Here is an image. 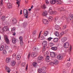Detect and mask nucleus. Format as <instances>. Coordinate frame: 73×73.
<instances>
[{"label":"nucleus","instance_id":"0eeeda50","mask_svg":"<svg viewBox=\"0 0 73 73\" xmlns=\"http://www.w3.org/2000/svg\"><path fill=\"white\" fill-rule=\"evenodd\" d=\"M50 55L51 57H54L55 56H56V54L55 52H51L50 54Z\"/></svg>","mask_w":73,"mask_h":73},{"label":"nucleus","instance_id":"864d4df0","mask_svg":"<svg viewBox=\"0 0 73 73\" xmlns=\"http://www.w3.org/2000/svg\"><path fill=\"white\" fill-rule=\"evenodd\" d=\"M52 39H53V38L52 37H49L48 38V41H50Z\"/></svg>","mask_w":73,"mask_h":73},{"label":"nucleus","instance_id":"a19ab883","mask_svg":"<svg viewBox=\"0 0 73 73\" xmlns=\"http://www.w3.org/2000/svg\"><path fill=\"white\" fill-rule=\"evenodd\" d=\"M49 56H47L46 58V61H47V60H49Z\"/></svg>","mask_w":73,"mask_h":73},{"label":"nucleus","instance_id":"8fccbe9b","mask_svg":"<svg viewBox=\"0 0 73 73\" xmlns=\"http://www.w3.org/2000/svg\"><path fill=\"white\" fill-rule=\"evenodd\" d=\"M50 65H51V66H53V65H54V63L53 62H50L49 63Z\"/></svg>","mask_w":73,"mask_h":73},{"label":"nucleus","instance_id":"09e8293b","mask_svg":"<svg viewBox=\"0 0 73 73\" xmlns=\"http://www.w3.org/2000/svg\"><path fill=\"white\" fill-rule=\"evenodd\" d=\"M13 57H16V53H14L13 55Z\"/></svg>","mask_w":73,"mask_h":73},{"label":"nucleus","instance_id":"f704fd0d","mask_svg":"<svg viewBox=\"0 0 73 73\" xmlns=\"http://www.w3.org/2000/svg\"><path fill=\"white\" fill-rule=\"evenodd\" d=\"M32 35L33 36H35L36 35V31H35L33 32Z\"/></svg>","mask_w":73,"mask_h":73},{"label":"nucleus","instance_id":"338daca9","mask_svg":"<svg viewBox=\"0 0 73 73\" xmlns=\"http://www.w3.org/2000/svg\"><path fill=\"white\" fill-rule=\"evenodd\" d=\"M28 64H27L26 66V70H27V69H28Z\"/></svg>","mask_w":73,"mask_h":73},{"label":"nucleus","instance_id":"c85d7f7f","mask_svg":"<svg viewBox=\"0 0 73 73\" xmlns=\"http://www.w3.org/2000/svg\"><path fill=\"white\" fill-rule=\"evenodd\" d=\"M4 46L3 45L1 46L0 48V50H4Z\"/></svg>","mask_w":73,"mask_h":73},{"label":"nucleus","instance_id":"473e14b6","mask_svg":"<svg viewBox=\"0 0 73 73\" xmlns=\"http://www.w3.org/2000/svg\"><path fill=\"white\" fill-rule=\"evenodd\" d=\"M16 1H17L16 2V3H17V4H18V7H20V2H19V1L18 0H17Z\"/></svg>","mask_w":73,"mask_h":73},{"label":"nucleus","instance_id":"f257e3e1","mask_svg":"<svg viewBox=\"0 0 73 73\" xmlns=\"http://www.w3.org/2000/svg\"><path fill=\"white\" fill-rule=\"evenodd\" d=\"M50 2L52 4H54L56 3L57 4H61V2L60 0H50Z\"/></svg>","mask_w":73,"mask_h":73},{"label":"nucleus","instance_id":"4d7b16f0","mask_svg":"<svg viewBox=\"0 0 73 73\" xmlns=\"http://www.w3.org/2000/svg\"><path fill=\"white\" fill-rule=\"evenodd\" d=\"M66 18V17L65 16V15H64V16H63L62 17V19H64Z\"/></svg>","mask_w":73,"mask_h":73},{"label":"nucleus","instance_id":"4be33fe9","mask_svg":"<svg viewBox=\"0 0 73 73\" xmlns=\"http://www.w3.org/2000/svg\"><path fill=\"white\" fill-rule=\"evenodd\" d=\"M3 30L5 31H7L8 30V27L7 26H5L3 27Z\"/></svg>","mask_w":73,"mask_h":73},{"label":"nucleus","instance_id":"0e129e2a","mask_svg":"<svg viewBox=\"0 0 73 73\" xmlns=\"http://www.w3.org/2000/svg\"><path fill=\"white\" fill-rule=\"evenodd\" d=\"M66 25H64L63 27V28H64V29H66Z\"/></svg>","mask_w":73,"mask_h":73},{"label":"nucleus","instance_id":"9d476101","mask_svg":"<svg viewBox=\"0 0 73 73\" xmlns=\"http://www.w3.org/2000/svg\"><path fill=\"white\" fill-rule=\"evenodd\" d=\"M5 68L6 70H7V72L8 73H10V71H11V69L9 68V67H7V66H5Z\"/></svg>","mask_w":73,"mask_h":73},{"label":"nucleus","instance_id":"37998d69","mask_svg":"<svg viewBox=\"0 0 73 73\" xmlns=\"http://www.w3.org/2000/svg\"><path fill=\"white\" fill-rule=\"evenodd\" d=\"M58 16H57L55 17V19L54 20V21L56 22L57 20H58Z\"/></svg>","mask_w":73,"mask_h":73},{"label":"nucleus","instance_id":"f3484780","mask_svg":"<svg viewBox=\"0 0 73 73\" xmlns=\"http://www.w3.org/2000/svg\"><path fill=\"white\" fill-rule=\"evenodd\" d=\"M51 49L52 50H53L56 51L57 50V47L56 46L52 47H51Z\"/></svg>","mask_w":73,"mask_h":73},{"label":"nucleus","instance_id":"dca6fc26","mask_svg":"<svg viewBox=\"0 0 73 73\" xmlns=\"http://www.w3.org/2000/svg\"><path fill=\"white\" fill-rule=\"evenodd\" d=\"M43 23L44 24H48L49 23L48 21L47 20L44 19L43 20Z\"/></svg>","mask_w":73,"mask_h":73},{"label":"nucleus","instance_id":"7ed1b4c3","mask_svg":"<svg viewBox=\"0 0 73 73\" xmlns=\"http://www.w3.org/2000/svg\"><path fill=\"white\" fill-rule=\"evenodd\" d=\"M4 38L6 43L7 44H9V39H8V36H5Z\"/></svg>","mask_w":73,"mask_h":73},{"label":"nucleus","instance_id":"1a4fd4ad","mask_svg":"<svg viewBox=\"0 0 73 73\" xmlns=\"http://www.w3.org/2000/svg\"><path fill=\"white\" fill-rule=\"evenodd\" d=\"M43 45V46L44 47H46V46L47 45V41H44L42 43Z\"/></svg>","mask_w":73,"mask_h":73},{"label":"nucleus","instance_id":"e433bc0d","mask_svg":"<svg viewBox=\"0 0 73 73\" xmlns=\"http://www.w3.org/2000/svg\"><path fill=\"white\" fill-rule=\"evenodd\" d=\"M54 64H58V61L57 60H54Z\"/></svg>","mask_w":73,"mask_h":73},{"label":"nucleus","instance_id":"2eb2a0df","mask_svg":"<svg viewBox=\"0 0 73 73\" xmlns=\"http://www.w3.org/2000/svg\"><path fill=\"white\" fill-rule=\"evenodd\" d=\"M67 40V38L66 37H63L62 39V41L63 42L66 41Z\"/></svg>","mask_w":73,"mask_h":73},{"label":"nucleus","instance_id":"cd10ccee","mask_svg":"<svg viewBox=\"0 0 73 73\" xmlns=\"http://www.w3.org/2000/svg\"><path fill=\"white\" fill-rule=\"evenodd\" d=\"M10 60V58H7L6 60V62L7 63H9V61Z\"/></svg>","mask_w":73,"mask_h":73},{"label":"nucleus","instance_id":"20e7f679","mask_svg":"<svg viewBox=\"0 0 73 73\" xmlns=\"http://www.w3.org/2000/svg\"><path fill=\"white\" fill-rule=\"evenodd\" d=\"M19 39L20 40V44L21 46L23 45V39L22 36H20L19 37Z\"/></svg>","mask_w":73,"mask_h":73},{"label":"nucleus","instance_id":"69168bd1","mask_svg":"<svg viewBox=\"0 0 73 73\" xmlns=\"http://www.w3.org/2000/svg\"><path fill=\"white\" fill-rule=\"evenodd\" d=\"M50 46H53V43H50Z\"/></svg>","mask_w":73,"mask_h":73},{"label":"nucleus","instance_id":"79ce46f5","mask_svg":"<svg viewBox=\"0 0 73 73\" xmlns=\"http://www.w3.org/2000/svg\"><path fill=\"white\" fill-rule=\"evenodd\" d=\"M33 66H34V67H36V66H37V64L36 63H33Z\"/></svg>","mask_w":73,"mask_h":73},{"label":"nucleus","instance_id":"bb28decb","mask_svg":"<svg viewBox=\"0 0 73 73\" xmlns=\"http://www.w3.org/2000/svg\"><path fill=\"white\" fill-rule=\"evenodd\" d=\"M48 32L47 31H45L44 33V36H46L48 35Z\"/></svg>","mask_w":73,"mask_h":73},{"label":"nucleus","instance_id":"ddd939ff","mask_svg":"<svg viewBox=\"0 0 73 73\" xmlns=\"http://www.w3.org/2000/svg\"><path fill=\"white\" fill-rule=\"evenodd\" d=\"M47 15H48V12L46 11H45L43 13L42 15L43 16H45L46 17Z\"/></svg>","mask_w":73,"mask_h":73},{"label":"nucleus","instance_id":"4c0bfd02","mask_svg":"<svg viewBox=\"0 0 73 73\" xmlns=\"http://www.w3.org/2000/svg\"><path fill=\"white\" fill-rule=\"evenodd\" d=\"M42 71V70L41 68H39L38 70V72L39 73H41Z\"/></svg>","mask_w":73,"mask_h":73},{"label":"nucleus","instance_id":"9b49d317","mask_svg":"<svg viewBox=\"0 0 73 73\" xmlns=\"http://www.w3.org/2000/svg\"><path fill=\"white\" fill-rule=\"evenodd\" d=\"M37 55V53L36 52H33L31 54V56L32 57H36Z\"/></svg>","mask_w":73,"mask_h":73},{"label":"nucleus","instance_id":"39448f33","mask_svg":"<svg viewBox=\"0 0 73 73\" xmlns=\"http://www.w3.org/2000/svg\"><path fill=\"white\" fill-rule=\"evenodd\" d=\"M69 44L68 42H66L64 44V46L65 48H68L69 47Z\"/></svg>","mask_w":73,"mask_h":73},{"label":"nucleus","instance_id":"6e6d98bb","mask_svg":"<svg viewBox=\"0 0 73 73\" xmlns=\"http://www.w3.org/2000/svg\"><path fill=\"white\" fill-rule=\"evenodd\" d=\"M30 56H31V53L29 52L28 55V56L27 57V58H29V57H30Z\"/></svg>","mask_w":73,"mask_h":73},{"label":"nucleus","instance_id":"c756f323","mask_svg":"<svg viewBox=\"0 0 73 73\" xmlns=\"http://www.w3.org/2000/svg\"><path fill=\"white\" fill-rule=\"evenodd\" d=\"M12 66H15V64H16V62L15 61L12 62L11 63Z\"/></svg>","mask_w":73,"mask_h":73},{"label":"nucleus","instance_id":"423d86ee","mask_svg":"<svg viewBox=\"0 0 73 73\" xmlns=\"http://www.w3.org/2000/svg\"><path fill=\"white\" fill-rule=\"evenodd\" d=\"M38 59L39 61H43L44 60V57L42 56H39L38 58Z\"/></svg>","mask_w":73,"mask_h":73},{"label":"nucleus","instance_id":"de8ad7c7","mask_svg":"<svg viewBox=\"0 0 73 73\" xmlns=\"http://www.w3.org/2000/svg\"><path fill=\"white\" fill-rule=\"evenodd\" d=\"M42 70H46V67H43L42 68Z\"/></svg>","mask_w":73,"mask_h":73},{"label":"nucleus","instance_id":"7c9ffc66","mask_svg":"<svg viewBox=\"0 0 73 73\" xmlns=\"http://www.w3.org/2000/svg\"><path fill=\"white\" fill-rule=\"evenodd\" d=\"M5 17L4 16H3L1 18V20L2 21H4L5 20Z\"/></svg>","mask_w":73,"mask_h":73},{"label":"nucleus","instance_id":"c9c22d12","mask_svg":"<svg viewBox=\"0 0 73 73\" xmlns=\"http://www.w3.org/2000/svg\"><path fill=\"white\" fill-rule=\"evenodd\" d=\"M48 12L50 13H52V12H53V11H52V10L51 8H50L48 10Z\"/></svg>","mask_w":73,"mask_h":73},{"label":"nucleus","instance_id":"72a5a7b5","mask_svg":"<svg viewBox=\"0 0 73 73\" xmlns=\"http://www.w3.org/2000/svg\"><path fill=\"white\" fill-rule=\"evenodd\" d=\"M20 58H21V56H20V55H18L17 56V59L18 60H20Z\"/></svg>","mask_w":73,"mask_h":73},{"label":"nucleus","instance_id":"58836bf2","mask_svg":"<svg viewBox=\"0 0 73 73\" xmlns=\"http://www.w3.org/2000/svg\"><path fill=\"white\" fill-rule=\"evenodd\" d=\"M5 49L7 50H9V46H5Z\"/></svg>","mask_w":73,"mask_h":73},{"label":"nucleus","instance_id":"13d9d810","mask_svg":"<svg viewBox=\"0 0 73 73\" xmlns=\"http://www.w3.org/2000/svg\"><path fill=\"white\" fill-rule=\"evenodd\" d=\"M70 64L69 63H68L67 64V66L68 67H69V66H70Z\"/></svg>","mask_w":73,"mask_h":73},{"label":"nucleus","instance_id":"a878e982","mask_svg":"<svg viewBox=\"0 0 73 73\" xmlns=\"http://www.w3.org/2000/svg\"><path fill=\"white\" fill-rule=\"evenodd\" d=\"M55 35L56 36H59L60 34L58 33V32L57 31H56L55 33Z\"/></svg>","mask_w":73,"mask_h":73},{"label":"nucleus","instance_id":"e2e57ef3","mask_svg":"<svg viewBox=\"0 0 73 73\" xmlns=\"http://www.w3.org/2000/svg\"><path fill=\"white\" fill-rule=\"evenodd\" d=\"M41 32H42V31H41L40 32V33H39V36H38V38H40V35H41Z\"/></svg>","mask_w":73,"mask_h":73},{"label":"nucleus","instance_id":"3c124183","mask_svg":"<svg viewBox=\"0 0 73 73\" xmlns=\"http://www.w3.org/2000/svg\"><path fill=\"white\" fill-rule=\"evenodd\" d=\"M40 38L41 40H44V39H45V37H44V36H41Z\"/></svg>","mask_w":73,"mask_h":73},{"label":"nucleus","instance_id":"bf43d9fd","mask_svg":"<svg viewBox=\"0 0 73 73\" xmlns=\"http://www.w3.org/2000/svg\"><path fill=\"white\" fill-rule=\"evenodd\" d=\"M3 53L4 54H6L7 53V51H6V50H4L3 51Z\"/></svg>","mask_w":73,"mask_h":73},{"label":"nucleus","instance_id":"774afa93","mask_svg":"<svg viewBox=\"0 0 73 73\" xmlns=\"http://www.w3.org/2000/svg\"><path fill=\"white\" fill-rule=\"evenodd\" d=\"M68 29H67L65 31V32L66 33H67V32H68Z\"/></svg>","mask_w":73,"mask_h":73},{"label":"nucleus","instance_id":"f03ea898","mask_svg":"<svg viewBox=\"0 0 73 73\" xmlns=\"http://www.w3.org/2000/svg\"><path fill=\"white\" fill-rule=\"evenodd\" d=\"M23 13L25 15L24 17L26 19H28L29 15L28 14V10L26 9H24L23 10Z\"/></svg>","mask_w":73,"mask_h":73},{"label":"nucleus","instance_id":"49530a36","mask_svg":"<svg viewBox=\"0 0 73 73\" xmlns=\"http://www.w3.org/2000/svg\"><path fill=\"white\" fill-rule=\"evenodd\" d=\"M27 24V23H24L23 24V27H26V25Z\"/></svg>","mask_w":73,"mask_h":73},{"label":"nucleus","instance_id":"412c9836","mask_svg":"<svg viewBox=\"0 0 73 73\" xmlns=\"http://www.w3.org/2000/svg\"><path fill=\"white\" fill-rule=\"evenodd\" d=\"M55 28L56 30H59V29L60 28V27L58 25H56L55 26Z\"/></svg>","mask_w":73,"mask_h":73},{"label":"nucleus","instance_id":"4468645a","mask_svg":"<svg viewBox=\"0 0 73 73\" xmlns=\"http://www.w3.org/2000/svg\"><path fill=\"white\" fill-rule=\"evenodd\" d=\"M38 47H34L33 48V51H34V52H37V51H38Z\"/></svg>","mask_w":73,"mask_h":73},{"label":"nucleus","instance_id":"ea45409f","mask_svg":"<svg viewBox=\"0 0 73 73\" xmlns=\"http://www.w3.org/2000/svg\"><path fill=\"white\" fill-rule=\"evenodd\" d=\"M53 19V18L51 17H48V20L50 21H51L52 19Z\"/></svg>","mask_w":73,"mask_h":73},{"label":"nucleus","instance_id":"a18cd8bd","mask_svg":"<svg viewBox=\"0 0 73 73\" xmlns=\"http://www.w3.org/2000/svg\"><path fill=\"white\" fill-rule=\"evenodd\" d=\"M57 12L56 11H53L52 14H57Z\"/></svg>","mask_w":73,"mask_h":73},{"label":"nucleus","instance_id":"5701e85b","mask_svg":"<svg viewBox=\"0 0 73 73\" xmlns=\"http://www.w3.org/2000/svg\"><path fill=\"white\" fill-rule=\"evenodd\" d=\"M12 41L13 43V44H15V43L17 42L16 39L15 38H13L12 39Z\"/></svg>","mask_w":73,"mask_h":73},{"label":"nucleus","instance_id":"2f4dec72","mask_svg":"<svg viewBox=\"0 0 73 73\" xmlns=\"http://www.w3.org/2000/svg\"><path fill=\"white\" fill-rule=\"evenodd\" d=\"M16 29V28L15 27H13L11 29V32L12 33H13V32H15V30Z\"/></svg>","mask_w":73,"mask_h":73},{"label":"nucleus","instance_id":"a211bd4d","mask_svg":"<svg viewBox=\"0 0 73 73\" xmlns=\"http://www.w3.org/2000/svg\"><path fill=\"white\" fill-rule=\"evenodd\" d=\"M7 5L9 9H10V8H12V4H11V3H8Z\"/></svg>","mask_w":73,"mask_h":73},{"label":"nucleus","instance_id":"f8f14e48","mask_svg":"<svg viewBox=\"0 0 73 73\" xmlns=\"http://www.w3.org/2000/svg\"><path fill=\"white\" fill-rule=\"evenodd\" d=\"M57 58L58 59V60H61L62 59V56L61 55H58L57 56Z\"/></svg>","mask_w":73,"mask_h":73},{"label":"nucleus","instance_id":"aec40b11","mask_svg":"<svg viewBox=\"0 0 73 73\" xmlns=\"http://www.w3.org/2000/svg\"><path fill=\"white\" fill-rule=\"evenodd\" d=\"M69 20H71L72 19H73V14L72 15H70L68 17Z\"/></svg>","mask_w":73,"mask_h":73},{"label":"nucleus","instance_id":"5fc2aeb1","mask_svg":"<svg viewBox=\"0 0 73 73\" xmlns=\"http://www.w3.org/2000/svg\"><path fill=\"white\" fill-rule=\"evenodd\" d=\"M60 34L61 36H62V35H64V32H62L60 33Z\"/></svg>","mask_w":73,"mask_h":73},{"label":"nucleus","instance_id":"680f3d73","mask_svg":"<svg viewBox=\"0 0 73 73\" xmlns=\"http://www.w3.org/2000/svg\"><path fill=\"white\" fill-rule=\"evenodd\" d=\"M42 49L44 51H45V50H46V48H45V47L43 46V47L42 48Z\"/></svg>","mask_w":73,"mask_h":73},{"label":"nucleus","instance_id":"052dcab7","mask_svg":"<svg viewBox=\"0 0 73 73\" xmlns=\"http://www.w3.org/2000/svg\"><path fill=\"white\" fill-rule=\"evenodd\" d=\"M71 50H72V46H70V49H69L68 50L69 52H71Z\"/></svg>","mask_w":73,"mask_h":73},{"label":"nucleus","instance_id":"b1692460","mask_svg":"<svg viewBox=\"0 0 73 73\" xmlns=\"http://www.w3.org/2000/svg\"><path fill=\"white\" fill-rule=\"evenodd\" d=\"M58 10L59 11H62L64 10V9L62 7H60L59 8H58Z\"/></svg>","mask_w":73,"mask_h":73},{"label":"nucleus","instance_id":"393cba45","mask_svg":"<svg viewBox=\"0 0 73 73\" xmlns=\"http://www.w3.org/2000/svg\"><path fill=\"white\" fill-rule=\"evenodd\" d=\"M41 7L42 9H45L46 7V5L45 4H43V5L41 6Z\"/></svg>","mask_w":73,"mask_h":73},{"label":"nucleus","instance_id":"6ab92c4d","mask_svg":"<svg viewBox=\"0 0 73 73\" xmlns=\"http://www.w3.org/2000/svg\"><path fill=\"white\" fill-rule=\"evenodd\" d=\"M58 41V38H54L53 40V41L54 42H57Z\"/></svg>","mask_w":73,"mask_h":73},{"label":"nucleus","instance_id":"c03bdc74","mask_svg":"<svg viewBox=\"0 0 73 73\" xmlns=\"http://www.w3.org/2000/svg\"><path fill=\"white\" fill-rule=\"evenodd\" d=\"M3 0H1V1H0V5H3Z\"/></svg>","mask_w":73,"mask_h":73},{"label":"nucleus","instance_id":"603ef678","mask_svg":"<svg viewBox=\"0 0 73 73\" xmlns=\"http://www.w3.org/2000/svg\"><path fill=\"white\" fill-rule=\"evenodd\" d=\"M45 1L47 5H48V4L49 3V1H48V0H45Z\"/></svg>","mask_w":73,"mask_h":73},{"label":"nucleus","instance_id":"6e6552de","mask_svg":"<svg viewBox=\"0 0 73 73\" xmlns=\"http://www.w3.org/2000/svg\"><path fill=\"white\" fill-rule=\"evenodd\" d=\"M12 23L13 24H16L17 23V20L16 19H12Z\"/></svg>","mask_w":73,"mask_h":73}]
</instances>
